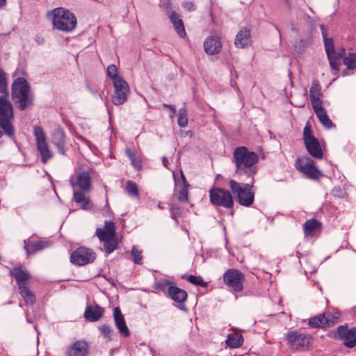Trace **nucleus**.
Wrapping results in <instances>:
<instances>
[{
    "label": "nucleus",
    "mask_w": 356,
    "mask_h": 356,
    "mask_svg": "<svg viewBox=\"0 0 356 356\" xmlns=\"http://www.w3.org/2000/svg\"><path fill=\"white\" fill-rule=\"evenodd\" d=\"M343 63L346 65L347 69L354 70L356 68V53H349L343 58Z\"/></svg>",
    "instance_id": "39"
},
{
    "label": "nucleus",
    "mask_w": 356,
    "mask_h": 356,
    "mask_svg": "<svg viewBox=\"0 0 356 356\" xmlns=\"http://www.w3.org/2000/svg\"><path fill=\"white\" fill-rule=\"evenodd\" d=\"M1 259V257L0 256V260Z\"/></svg>",
    "instance_id": "61"
},
{
    "label": "nucleus",
    "mask_w": 356,
    "mask_h": 356,
    "mask_svg": "<svg viewBox=\"0 0 356 356\" xmlns=\"http://www.w3.org/2000/svg\"><path fill=\"white\" fill-rule=\"evenodd\" d=\"M104 314V309L99 305L88 306L84 312V317L90 321H98Z\"/></svg>",
    "instance_id": "25"
},
{
    "label": "nucleus",
    "mask_w": 356,
    "mask_h": 356,
    "mask_svg": "<svg viewBox=\"0 0 356 356\" xmlns=\"http://www.w3.org/2000/svg\"><path fill=\"white\" fill-rule=\"evenodd\" d=\"M173 178H174L175 184H177V175H176V173L175 172H173Z\"/></svg>",
    "instance_id": "57"
},
{
    "label": "nucleus",
    "mask_w": 356,
    "mask_h": 356,
    "mask_svg": "<svg viewBox=\"0 0 356 356\" xmlns=\"http://www.w3.org/2000/svg\"><path fill=\"white\" fill-rule=\"evenodd\" d=\"M52 143L58 149L60 154L65 155L66 141L65 134L62 128H57L54 130L51 134Z\"/></svg>",
    "instance_id": "19"
},
{
    "label": "nucleus",
    "mask_w": 356,
    "mask_h": 356,
    "mask_svg": "<svg viewBox=\"0 0 356 356\" xmlns=\"http://www.w3.org/2000/svg\"><path fill=\"white\" fill-rule=\"evenodd\" d=\"M170 108H171V110H172V111H173V113H175V108H173L172 107H170Z\"/></svg>",
    "instance_id": "60"
},
{
    "label": "nucleus",
    "mask_w": 356,
    "mask_h": 356,
    "mask_svg": "<svg viewBox=\"0 0 356 356\" xmlns=\"http://www.w3.org/2000/svg\"><path fill=\"white\" fill-rule=\"evenodd\" d=\"M339 315L330 312L325 314V323L327 327L333 326L339 321Z\"/></svg>",
    "instance_id": "44"
},
{
    "label": "nucleus",
    "mask_w": 356,
    "mask_h": 356,
    "mask_svg": "<svg viewBox=\"0 0 356 356\" xmlns=\"http://www.w3.org/2000/svg\"><path fill=\"white\" fill-rule=\"evenodd\" d=\"M0 93L8 94L6 77L3 71H0Z\"/></svg>",
    "instance_id": "46"
},
{
    "label": "nucleus",
    "mask_w": 356,
    "mask_h": 356,
    "mask_svg": "<svg viewBox=\"0 0 356 356\" xmlns=\"http://www.w3.org/2000/svg\"><path fill=\"white\" fill-rule=\"evenodd\" d=\"M325 313L314 316L308 319V325L312 328H326Z\"/></svg>",
    "instance_id": "33"
},
{
    "label": "nucleus",
    "mask_w": 356,
    "mask_h": 356,
    "mask_svg": "<svg viewBox=\"0 0 356 356\" xmlns=\"http://www.w3.org/2000/svg\"><path fill=\"white\" fill-rule=\"evenodd\" d=\"M107 75L111 78L113 83L119 79H123L122 77L119 76L118 70L115 65H110L108 66Z\"/></svg>",
    "instance_id": "42"
},
{
    "label": "nucleus",
    "mask_w": 356,
    "mask_h": 356,
    "mask_svg": "<svg viewBox=\"0 0 356 356\" xmlns=\"http://www.w3.org/2000/svg\"><path fill=\"white\" fill-rule=\"evenodd\" d=\"M322 96L321 88L318 81L314 80L309 88V99L314 111L323 107Z\"/></svg>",
    "instance_id": "16"
},
{
    "label": "nucleus",
    "mask_w": 356,
    "mask_h": 356,
    "mask_svg": "<svg viewBox=\"0 0 356 356\" xmlns=\"http://www.w3.org/2000/svg\"><path fill=\"white\" fill-rule=\"evenodd\" d=\"M12 97L14 102L19 104L22 111L33 104L34 97L29 83L24 78H17L13 81Z\"/></svg>",
    "instance_id": "2"
},
{
    "label": "nucleus",
    "mask_w": 356,
    "mask_h": 356,
    "mask_svg": "<svg viewBox=\"0 0 356 356\" xmlns=\"http://www.w3.org/2000/svg\"><path fill=\"white\" fill-rule=\"evenodd\" d=\"M179 181H181V188L179 189V202L188 201V188L190 184L188 183L183 172L179 169Z\"/></svg>",
    "instance_id": "29"
},
{
    "label": "nucleus",
    "mask_w": 356,
    "mask_h": 356,
    "mask_svg": "<svg viewBox=\"0 0 356 356\" xmlns=\"http://www.w3.org/2000/svg\"><path fill=\"white\" fill-rule=\"evenodd\" d=\"M126 154L130 159L133 167L137 170H140L142 168L141 159L138 157L136 154L130 149H126Z\"/></svg>",
    "instance_id": "36"
},
{
    "label": "nucleus",
    "mask_w": 356,
    "mask_h": 356,
    "mask_svg": "<svg viewBox=\"0 0 356 356\" xmlns=\"http://www.w3.org/2000/svg\"><path fill=\"white\" fill-rule=\"evenodd\" d=\"M96 259V253L90 248L79 247L70 255L72 264L81 266L92 263Z\"/></svg>",
    "instance_id": "11"
},
{
    "label": "nucleus",
    "mask_w": 356,
    "mask_h": 356,
    "mask_svg": "<svg viewBox=\"0 0 356 356\" xmlns=\"http://www.w3.org/2000/svg\"><path fill=\"white\" fill-rule=\"evenodd\" d=\"M115 323L120 334L124 337H129L130 332L127 326L123 314L119 307H115L113 311Z\"/></svg>",
    "instance_id": "20"
},
{
    "label": "nucleus",
    "mask_w": 356,
    "mask_h": 356,
    "mask_svg": "<svg viewBox=\"0 0 356 356\" xmlns=\"http://www.w3.org/2000/svg\"><path fill=\"white\" fill-rule=\"evenodd\" d=\"M284 1L286 2V3L287 4V6L289 7H291V1H290V0H284Z\"/></svg>",
    "instance_id": "58"
},
{
    "label": "nucleus",
    "mask_w": 356,
    "mask_h": 356,
    "mask_svg": "<svg viewBox=\"0 0 356 356\" xmlns=\"http://www.w3.org/2000/svg\"><path fill=\"white\" fill-rule=\"evenodd\" d=\"M327 58L330 67L333 71H334V74H336L339 70L340 56L336 54L335 55L328 56Z\"/></svg>",
    "instance_id": "41"
},
{
    "label": "nucleus",
    "mask_w": 356,
    "mask_h": 356,
    "mask_svg": "<svg viewBox=\"0 0 356 356\" xmlns=\"http://www.w3.org/2000/svg\"><path fill=\"white\" fill-rule=\"evenodd\" d=\"M193 136V132L192 131H179V140H183L184 138H186L188 137V139L191 140Z\"/></svg>",
    "instance_id": "49"
},
{
    "label": "nucleus",
    "mask_w": 356,
    "mask_h": 356,
    "mask_svg": "<svg viewBox=\"0 0 356 356\" xmlns=\"http://www.w3.org/2000/svg\"><path fill=\"white\" fill-rule=\"evenodd\" d=\"M170 210H171V215H172V218L176 221V222H178V220H177V209L173 206H171L170 207Z\"/></svg>",
    "instance_id": "53"
},
{
    "label": "nucleus",
    "mask_w": 356,
    "mask_h": 356,
    "mask_svg": "<svg viewBox=\"0 0 356 356\" xmlns=\"http://www.w3.org/2000/svg\"><path fill=\"white\" fill-rule=\"evenodd\" d=\"M90 346L85 340H78L73 343L66 350V356H88Z\"/></svg>",
    "instance_id": "15"
},
{
    "label": "nucleus",
    "mask_w": 356,
    "mask_h": 356,
    "mask_svg": "<svg viewBox=\"0 0 356 356\" xmlns=\"http://www.w3.org/2000/svg\"><path fill=\"white\" fill-rule=\"evenodd\" d=\"M314 112L318 120L326 129H331L334 126L323 107L314 110Z\"/></svg>",
    "instance_id": "34"
},
{
    "label": "nucleus",
    "mask_w": 356,
    "mask_h": 356,
    "mask_svg": "<svg viewBox=\"0 0 356 356\" xmlns=\"http://www.w3.org/2000/svg\"><path fill=\"white\" fill-rule=\"evenodd\" d=\"M321 29L322 31V34H323V40H324V45H325V51H326L327 56H330V55H335L336 52L334 50V45L332 38H327L326 37V32H325L324 26H323V25L321 26Z\"/></svg>",
    "instance_id": "35"
},
{
    "label": "nucleus",
    "mask_w": 356,
    "mask_h": 356,
    "mask_svg": "<svg viewBox=\"0 0 356 356\" xmlns=\"http://www.w3.org/2000/svg\"><path fill=\"white\" fill-rule=\"evenodd\" d=\"M258 161V155L254 152L249 151L245 146L238 147L234 150L232 162L235 165V174L237 175L253 178L257 172L256 164Z\"/></svg>",
    "instance_id": "1"
},
{
    "label": "nucleus",
    "mask_w": 356,
    "mask_h": 356,
    "mask_svg": "<svg viewBox=\"0 0 356 356\" xmlns=\"http://www.w3.org/2000/svg\"><path fill=\"white\" fill-rule=\"evenodd\" d=\"M160 6L165 10L175 29L178 32V15L175 11L172 10L170 0H161Z\"/></svg>",
    "instance_id": "26"
},
{
    "label": "nucleus",
    "mask_w": 356,
    "mask_h": 356,
    "mask_svg": "<svg viewBox=\"0 0 356 356\" xmlns=\"http://www.w3.org/2000/svg\"><path fill=\"white\" fill-rule=\"evenodd\" d=\"M118 248V241L116 236L111 239L104 241V248L106 254H110Z\"/></svg>",
    "instance_id": "38"
},
{
    "label": "nucleus",
    "mask_w": 356,
    "mask_h": 356,
    "mask_svg": "<svg viewBox=\"0 0 356 356\" xmlns=\"http://www.w3.org/2000/svg\"><path fill=\"white\" fill-rule=\"evenodd\" d=\"M126 192L129 195L135 197H139L138 188L137 184L131 180H129L126 183Z\"/></svg>",
    "instance_id": "40"
},
{
    "label": "nucleus",
    "mask_w": 356,
    "mask_h": 356,
    "mask_svg": "<svg viewBox=\"0 0 356 356\" xmlns=\"http://www.w3.org/2000/svg\"><path fill=\"white\" fill-rule=\"evenodd\" d=\"M6 4V0H0V9L4 7Z\"/></svg>",
    "instance_id": "55"
},
{
    "label": "nucleus",
    "mask_w": 356,
    "mask_h": 356,
    "mask_svg": "<svg viewBox=\"0 0 356 356\" xmlns=\"http://www.w3.org/2000/svg\"><path fill=\"white\" fill-rule=\"evenodd\" d=\"M182 6L188 11H193L195 9V5L192 2H184L182 3Z\"/></svg>",
    "instance_id": "51"
},
{
    "label": "nucleus",
    "mask_w": 356,
    "mask_h": 356,
    "mask_svg": "<svg viewBox=\"0 0 356 356\" xmlns=\"http://www.w3.org/2000/svg\"><path fill=\"white\" fill-rule=\"evenodd\" d=\"M95 171L91 168L78 171L75 172L74 176L70 179V186L75 190L90 191L92 188V176Z\"/></svg>",
    "instance_id": "6"
},
{
    "label": "nucleus",
    "mask_w": 356,
    "mask_h": 356,
    "mask_svg": "<svg viewBox=\"0 0 356 356\" xmlns=\"http://www.w3.org/2000/svg\"><path fill=\"white\" fill-rule=\"evenodd\" d=\"M254 181V178H252L251 184H243L233 179L229 180V186L232 193L236 195L241 205L250 207L254 202V193L252 191Z\"/></svg>",
    "instance_id": "5"
},
{
    "label": "nucleus",
    "mask_w": 356,
    "mask_h": 356,
    "mask_svg": "<svg viewBox=\"0 0 356 356\" xmlns=\"http://www.w3.org/2000/svg\"><path fill=\"white\" fill-rule=\"evenodd\" d=\"M244 274L238 269L229 268L223 275V282L231 291L241 292L243 289Z\"/></svg>",
    "instance_id": "8"
},
{
    "label": "nucleus",
    "mask_w": 356,
    "mask_h": 356,
    "mask_svg": "<svg viewBox=\"0 0 356 356\" xmlns=\"http://www.w3.org/2000/svg\"><path fill=\"white\" fill-rule=\"evenodd\" d=\"M90 191H75L73 193V199L77 204H81V209L88 210L90 209L91 201L89 197L85 195L86 193Z\"/></svg>",
    "instance_id": "27"
},
{
    "label": "nucleus",
    "mask_w": 356,
    "mask_h": 356,
    "mask_svg": "<svg viewBox=\"0 0 356 356\" xmlns=\"http://www.w3.org/2000/svg\"><path fill=\"white\" fill-rule=\"evenodd\" d=\"M3 136V131H1V130H0V138H1Z\"/></svg>",
    "instance_id": "59"
},
{
    "label": "nucleus",
    "mask_w": 356,
    "mask_h": 356,
    "mask_svg": "<svg viewBox=\"0 0 356 356\" xmlns=\"http://www.w3.org/2000/svg\"><path fill=\"white\" fill-rule=\"evenodd\" d=\"M115 92L112 97V102L115 105L123 104L127 99L129 92L128 83L124 79H119L113 84Z\"/></svg>",
    "instance_id": "12"
},
{
    "label": "nucleus",
    "mask_w": 356,
    "mask_h": 356,
    "mask_svg": "<svg viewBox=\"0 0 356 356\" xmlns=\"http://www.w3.org/2000/svg\"><path fill=\"white\" fill-rule=\"evenodd\" d=\"M305 145L307 152L312 156L317 159H321L323 158V150L317 138L310 140L305 143Z\"/></svg>",
    "instance_id": "22"
},
{
    "label": "nucleus",
    "mask_w": 356,
    "mask_h": 356,
    "mask_svg": "<svg viewBox=\"0 0 356 356\" xmlns=\"http://www.w3.org/2000/svg\"><path fill=\"white\" fill-rule=\"evenodd\" d=\"M295 165L298 171L309 179H317L321 176V172L314 165V161L310 159H308L305 163L300 159H297Z\"/></svg>",
    "instance_id": "13"
},
{
    "label": "nucleus",
    "mask_w": 356,
    "mask_h": 356,
    "mask_svg": "<svg viewBox=\"0 0 356 356\" xmlns=\"http://www.w3.org/2000/svg\"><path fill=\"white\" fill-rule=\"evenodd\" d=\"M251 42V35L249 29H242L236 35L234 42L238 48H244Z\"/></svg>",
    "instance_id": "24"
},
{
    "label": "nucleus",
    "mask_w": 356,
    "mask_h": 356,
    "mask_svg": "<svg viewBox=\"0 0 356 356\" xmlns=\"http://www.w3.org/2000/svg\"><path fill=\"white\" fill-rule=\"evenodd\" d=\"M322 224L315 218L307 220L303 225V231L305 236H309L316 231H320Z\"/></svg>",
    "instance_id": "30"
},
{
    "label": "nucleus",
    "mask_w": 356,
    "mask_h": 356,
    "mask_svg": "<svg viewBox=\"0 0 356 356\" xmlns=\"http://www.w3.org/2000/svg\"><path fill=\"white\" fill-rule=\"evenodd\" d=\"M181 278L185 279L195 286H207V283L205 282L200 276L184 274L181 275Z\"/></svg>",
    "instance_id": "37"
},
{
    "label": "nucleus",
    "mask_w": 356,
    "mask_h": 356,
    "mask_svg": "<svg viewBox=\"0 0 356 356\" xmlns=\"http://www.w3.org/2000/svg\"><path fill=\"white\" fill-rule=\"evenodd\" d=\"M226 344L231 348H237L242 346L243 343V337L239 333H230L227 336Z\"/></svg>",
    "instance_id": "31"
},
{
    "label": "nucleus",
    "mask_w": 356,
    "mask_h": 356,
    "mask_svg": "<svg viewBox=\"0 0 356 356\" xmlns=\"http://www.w3.org/2000/svg\"><path fill=\"white\" fill-rule=\"evenodd\" d=\"M162 162H163V165L165 168H168V159L166 157H165V156L163 157Z\"/></svg>",
    "instance_id": "54"
},
{
    "label": "nucleus",
    "mask_w": 356,
    "mask_h": 356,
    "mask_svg": "<svg viewBox=\"0 0 356 356\" xmlns=\"http://www.w3.org/2000/svg\"><path fill=\"white\" fill-rule=\"evenodd\" d=\"M24 248L28 254H35L36 252L43 250L47 246V243L42 241H24Z\"/></svg>",
    "instance_id": "28"
},
{
    "label": "nucleus",
    "mask_w": 356,
    "mask_h": 356,
    "mask_svg": "<svg viewBox=\"0 0 356 356\" xmlns=\"http://www.w3.org/2000/svg\"><path fill=\"white\" fill-rule=\"evenodd\" d=\"M154 289L163 292L167 291L168 296L175 302H178V287L175 283L167 280H161L156 283Z\"/></svg>",
    "instance_id": "17"
},
{
    "label": "nucleus",
    "mask_w": 356,
    "mask_h": 356,
    "mask_svg": "<svg viewBox=\"0 0 356 356\" xmlns=\"http://www.w3.org/2000/svg\"><path fill=\"white\" fill-rule=\"evenodd\" d=\"M33 135L35 138L37 149L41 155V161L43 163H47L53 157L54 154L50 150L46 134L41 127L35 126Z\"/></svg>",
    "instance_id": "7"
},
{
    "label": "nucleus",
    "mask_w": 356,
    "mask_h": 356,
    "mask_svg": "<svg viewBox=\"0 0 356 356\" xmlns=\"http://www.w3.org/2000/svg\"><path fill=\"white\" fill-rule=\"evenodd\" d=\"M210 201L213 205L232 209L234 202L231 193L221 188H212L209 191Z\"/></svg>",
    "instance_id": "9"
},
{
    "label": "nucleus",
    "mask_w": 356,
    "mask_h": 356,
    "mask_svg": "<svg viewBox=\"0 0 356 356\" xmlns=\"http://www.w3.org/2000/svg\"><path fill=\"white\" fill-rule=\"evenodd\" d=\"M95 234L99 241L104 242L116 236L115 227L112 221H106L104 228H97Z\"/></svg>",
    "instance_id": "18"
},
{
    "label": "nucleus",
    "mask_w": 356,
    "mask_h": 356,
    "mask_svg": "<svg viewBox=\"0 0 356 356\" xmlns=\"http://www.w3.org/2000/svg\"><path fill=\"white\" fill-rule=\"evenodd\" d=\"M187 293L179 289V303H183L187 299Z\"/></svg>",
    "instance_id": "52"
},
{
    "label": "nucleus",
    "mask_w": 356,
    "mask_h": 356,
    "mask_svg": "<svg viewBox=\"0 0 356 356\" xmlns=\"http://www.w3.org/2000/svg\"><path fill=\"white\" fill-rule=\"evenodd\" d=\"M312 337L300 330L289 332L286 334V340L292 349L305 350L310 346Z\"/></svg>",
    "instance_id": "10"
},
{
    "label": "nucleus",
    "mask_w": 356,
    "mask_h": 356,
    "mask_svg": "<svg viewBox=\"0 0 356 356\" xmlns=\"http://www.w3.org/2000/svg\"><path fill=\"white\" fill-rule=\"evenodd\" d=\"M14 113L12 104L6 97L0 96V130L3 135L12 138L15 134Z\"/></svg>",
    "instance_id": "4"
},
{
    "label": "nucleus",
    "mask_w": 356,
    "mask_h": 356,
    "mask_svg": "<svg viewBox=\"0 0 356 356\" xmlns=\"http://www.w3.org/2000/svg\"><path fill=\"white\" fill-rule=\"evenodd\" d=\"M186 36V33L184 29L183 21L179 19V38H184Z\"/></svg>",
    "instance_id": "50"
},
{
    "label": "nucleus",
    "mask_w": 356,
    "mask_h": 356,
    "mask_svg": "<svg viewBox=\"0 0 356 356\" xmlns=\"http://www.w3.org/2000/svg\"><path fill=\"white\" fill-rule=\"evenodd\" d=\"M131 255L134 258V261L136 264H142L143 257H142V251L140 250L136 246H134L131 250Z\"/></svg>",
    "instance_id": "45"
},
{
    "label": "nucleus",
    "mask_w": 356,
    "mask_h": 356,
    "mask_svg": "<svg viewBox=\"0 0 356 356\" xmlns=\"http://www.w3.org/2000/svg\"><path fill=\"white\" fill-rule=\"evenodd\" d=\"M99 330L104 337L108 340H111L114 334V330L111 326L104 324L99 327Z\"/></svg>",
    "instance_id": "43"
},
{
    "label": "nucleus",
    "mask_w": 356,
    "mask_h": 356,
    "mask_svg": "<svg viewBox=\"0 0 356 356\" xmlns=\"http://www.w3.org/2000/svg\"><path fill=\"white\" fill-rule=\"evenodd\" d=\"M52 24L56 29L69 33L74 31L77 24L76 16L64 8H56L52 11Z\"/></svg>",
    "instance_id": "3"
},
{
    "label": "nucleus",
    "mask_w": 356,
    "mask_h": 356,
    "mask_svg": "<svg viewBox=\"0 0 356 356\" xmlns=\"http://www.w3.org/2000/svg\"><path fill=\"white\" fill-rule=\"evenodd\" d=\"M204 51L210 55H214L220 52L221 42L216 37H209L204 42Z\"/></svg>",
    "instance_id": "23"
},
{
    "label": "nucleus",
    "mask_w": 356,
    "mask_h": 356,
    "mask_svg": "<svg viewBox=\"0 0 356 356\" xmlns=\"http://www.w3.org/2000/svg\"><path fill=\"white\" fill-rule=\"evenodd\" d=\"M188 124V118L185 109H179V127H185Z\"/></svg>",
    "instance_id": "48"
},
{
    "label": "nucleus",
    "mask_w": 356,
    "mask_h": 356,
    "mask_svg": "<svg viewBox=\"0 0 356 356\" xmlns=\"http://www.w3.org/2000/svg\"><path fill=\"white\" fill-rule=\"evenodd\" d=\"M179 309L181 310H183V311H187V308L182 305V303H179Z\"/></svg>",
    "instance_id": "56"
},
{
    "label": "nucleus",
    "mask_w": 356,
    "mask_h": 356,
    "mask_svg": "<svg viewBox=\"0 0 356 356\" xmlns=\"http://www.w3.org/2000/svg\"><path fill=\"white\" fill-rule=\"evenodd\" d=\"M10 275L15 277L19 287L29 284L28 281L31 277L29 272L24 270L21 267H14L10 270Z\"/></svg>",
    "instance_id": "21"
},
{
    "label": "nucleus",
    "mask_w": 356,
    "mask_h": 356,
    "mask_svg": "<svg viewBox=\"0 0 356 356\" xmlns=\"http://www.w3.org/2000/svg\"><path fill=\"white\" fill-rule=\"evenodd\" d=\"M337 333L339 338L344 341L343 344L346 347L352 348L356 346V327L348 329L346 325H340Z\"/></svg>",
    "instance_id": "14"
},
{
    "label": "nucleus",
    "mask_w": 356,
    "mask_h": 356,
    "mask_svg": "<svg viewBox=\"0 0 356 356\" xmlns=\"http://www.w3.org/2000/svg\"><path fill=\"white\" fill-rule=\"evenodd\" d=\"M19 293L26 304L33 305L35 302L34 293L30 289L29 284L19 287Z\"/></svg>",
    "instance_id": "32"
},
{
    "label": "nucleus",
    "mask_w": 356,
    "mask_h": 356,
    "mask_svg": "<svg viewBox=\"0 0 356 356\" xmlns=\"http://www.w3.org/2000/svg\"><path fill=\"white\" fill-rule=\"evenodd\" d=\"M314 138H316L314 136V135L312 134V129L309 124H307L305 127L304 130H303L304 143H306V142H307L310 140H312Z\"/></svg>",
    "instance_id": "47"
}]
</instances>
